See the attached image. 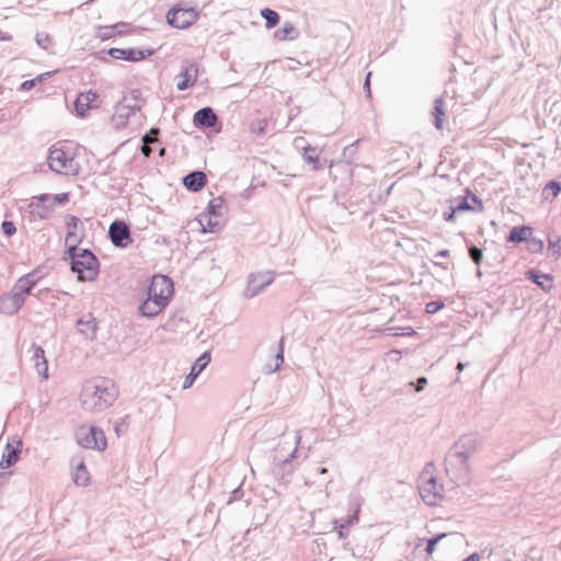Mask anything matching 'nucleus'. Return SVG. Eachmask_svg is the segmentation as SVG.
<instances>
[{
	"mask_svg": "<svg viewBox=\"0 0 561 561\" xmlns=\"http://www.w3.org/2000/svg\"><path fill=\"white\" fill-rule=\"evenodd\" d=\"M197 12L193 8L174 7L167 13L168 23L175 28H186L197 20Z\"/></svg>",
	"mask_w": 561,
	"mask_h": 561,
	"instance_id": "9b49d317",
	"label": "nucleus"
},
{
	"mask_svg": "<svg viewBox=\"0 0 561 561\" xmlns=\"http://www.w3.org/2000/svg\"><path fill=\"white\" fill-rule=\"evenodd\" d=\"M561 192V184L554 180L548 182L543 188L545 199H554Z\"/></svg>",
	"mask_w": 561,
	"mask_h": 561,
	"instance_id": "f704fd0d",
	"label": "nucleus"
},
{
	"mask_svg": "<svg viewBox=\"0 0 561 561\" xmlns=\"http://www.w3.org/2000/svg\"><path fill=\"white\" fill-rule=\"evenodd\" d=\"M449 251L448 250H440L435 254V257H448Z\"/></svg>",
	"mask_w": 561,
	"mask_h": 561,
	"instance_id": "0e129e2a",
	"label": "nucleus"
},
{
	"mask_svg": "<svg viewBox=\"0 0 561 561\" xmlns=\"http://www.w3.org/2000/svg\"><path fill=\"white\" fill-rule=\"evenodd\" d=\"M36 43L39 47L47 49L51 44V38L46 33H37L36 34Z\"/></svg>",
	"mask_w": 561,
	"mask_h": 561,
	"instance_id": "c03bdc74",
	"label": "nucleus"
},
{
	"mask_svg": "<svg viewBox=\"0 0 561 561\" xmlns=\"http://www.w3.org/2000/svg\"><path fill=\"white\" fill-rule=\"evenodd\" d=\"M210 362V354L203 353L192 365L190 374L185 377L183 389H188L194 383L196 377L207 367Z\"/></svg>",
	"mask_w": 561,
	"mask_h": 561,
	"instance_id": "aec40b11",
	"label": "nucleus"
},
{
	"mask_svg": "<svg viewBox=\"0 0 561 561\" xmlns=\"http://www.w3.org/2000/svg\"><path fill=\"white\" fill-rule=\"evenodd\" d=\"M465 367H466V364H465V363L459 362V363L457 364V367H456V368H457V370H458V376H457V379H456L457 381H458V380H459V378H460V377H459V374L463 370V368H465Z\"/></svg>",
	"mask_w": 561,
	"mask_h": 561,
	"instance_id": "69168bd1",
	"label": "nucleus"
},
{
	"mask_svg": "<svg viewBox=\"0 0 561 561\" xmlns=\"http://www.w3.org/2000/svg\"><path fill=\"white\" fill-rule=\"evenodd\" d=\"M527 242H528L529 252L541 253L543 251L545 244L541 239H538L535 237L530 238V236H529Z\"/></svg>",
	"mask_w": 561,
	"mask_h": 561,
	"instance_id": "c9c22d12",
	"label": "nucleus"
},
{
	"mask_svg": "<svg viewBox=\"0 0 561 561\" xmlns=\"http://www.w3.org/2000/svg\"><path fill=\"white\" fill-rule=\"evenodd\" d=\"M206 183L207 178L203 171H192L183 178L184 186L191 192L201 191Z\"/></svg>",
	"mask_w": 561,
	"mask_h": 561,
	"instance_id": "a878e982",
	"label": "nucleus"
},
{
	"mask_svg": "<svg viewBox=\"0 0 561 561\" xmlns=\"http://www.w3.org/2000/svg\"><path fill=\"white\" fill-rule=\"evenodd\" d=\"M35 85H36V80H35V79H31V80H26V81H24V82L21 84V89H22L23 91H28V90L33 89Z\"/></svg>",
	"mask_w": 561,
	"mask_h": 561,
	"instance_id": "13d9d810",
	"label": "nucleus"
},
{
	"mask_svg": "<svg viewBox=\"0 0 561 561\" xmlns=\"http://www.w3.org/2000/svg\"><path fill=\"white\" fill-rule=\"evenodd\" d=\"M72 465L75 467V472L72 474L73 482L80 486L88 485L90 481V476L83 460H80L78 463H75V461L72 460Z\"/></svg>",
	"mask_w": 561,
	"mask_h": 561,
	"instance_id": "c85d7f7f",
	"label": "nucleus"
},
{
	"mask_svg": "<svg viewBox=\"0 0 561 561\" xmlns=\"http://www.w3.org/2000/svg\"><path fill=\"white\" fill-rule=\"evenodd\" d=\"M173 295V282L164 275H154L147 288V297L139 305V312L147 318L158 316Z\"/></svg>",
	"mask_w": 561,
	"mask_h": 561,
	"instance_id": "7ed1b4c3",
	"label": "nucleus"
},
{
	"mask_svg": "<svg viewBox=\"0 0 561 561\" xmlns=\"http://www.w3.org/2000/svg\"><path fill=\"white\" fill-rule=\"evenodd\" d=\"M333 530L336 531L339 539H345L348 535L346 530L347 526L342 520L339 519H335L333 522Z\"/></svg>",
	"mask_w": 561,
	"mask_h": 561,
	"instance_id": "a19ab883",
	"label": "nucleus"
},
{
	"mask_svg": "<svg viewBox=\"0 0 561 561\" xmlns=\"http://www.w3.org/2000/svg\"><path fill=\"white\" fill-rule=\"evenodd\" d=\"M153 54L152 49L141 50L136 48H111L108 55L114 59L127 61H140Z\"/></svg>",
	"mask_w": 561,
	"mask_h": 561,
	"instance_id": "a211bd4d",
	"label": "nucleus"
},
{
	"mask_svg": "<svg viewBox=\"0 0 561 561\" xmlns=\"http://www.w3.org/2000/svg\"><path fill=\"white\" fill-rule=\"evenodd\" d=\"M142 106L144 100L141 98V91L138 89L131 90L128 95H125L123 100L116 104L115 111L111 117V124L117 130L123 129L126 127L129 117L137 111H140Z\"/></svg>",
	"mask_w": 561,
	"mask_h": 561,
	"instance_id": "423d86ee",
	"label": "nucleus"
},
{
	"mask_svg": "<svg viewBox=\"0 0 561 561\" xmlns=\"http://www.w3.org/2000/svg\"><path fill=\"white\" fill-rule=\"evenodd\" d=\"M65 260H70L71 271L78 274L80 280L92 282L99 275L100 262L89 249L68 247Z\"/></svg>",
	"mask_w": 561,
	"mask_h": 561,
	"instance_id": "20e7f679",
	"label": "nucleus"
},
{
	"mask_svg": "<svg viewBox=\"0 0 561 561\" xmlns=\"http://www.w3.org/2000/svg\"><path fill=\"white\" fill-rule=\"evenodd\" d=\"M432 114L434 116V126L439 130L443 129L445 119V101L443 96L435 99Z\"/></svg>",
	"mask_w": 561,
	"mask_h": 561,
	"instance_id": "c756f323",
	"label": "nucleus"
},
{
	"mask_svg": "<svg viewBox=\"0 0 561 561\" xmlns=\"http://www.w3.org/2000/svg\"><path fill=\"white\" fill-rule=\"evenodd\" d=\"M417 488L421 499L428 506H436L443 500V485L426 470L421 473Z\"/></svg>",
	"mask_w": 561,
	"mask_h": 561,
	"instance_id": "1a4fd4ad",
	"label": "nucleus"
},
{
	"mask_svg": "<svg viewBox=\"0 0 561 561\" xmlns=\"http://www.w3.org/2000/svg\"><path fill=\"white\" fill-rule=\"evenodd\" d=\"M274 280V272H259L251 274L248 279V286L244 291L247 298L257 296L262 290L270 286Z\"/></svg>",
	"mask_w": 561,
	"mask_h": 561,
	"instance_id": "ddd939ff",
	"label": "nucleus"
},
{
	"mask_svg": "<svg viewBox=\"0 0 561 561\" xmlns=\"http://www.w3.org/2000/svg\"><path fill=\"white\" fill-rule=\"evenodd\" d=\"M117 396V388L111 379L98 378L83 386L80 400L83 410L96 413L111 407Z\"/></svg>",
	"mask_w": 561,
	"mask_h": 561,
	"instance_id": "f03ea898",
	"label": "nucleus"
},
{
	"mask_svg": "<svg viewBox=\"0 0 561 561\" xmlns=\"http://www.w3.org/2000/svg\"><path fill=\"white\" fill-rule=\"evenodd\" d=\"M158 134H159L158 128H151L150 131L142 137V141L145 144L154 142L157 140Z\"/></svg>",
	"mask_w": 561,
	"mask_h": 561,
	"instance_id": "49530a36",
	"label": "nucleus"
},
{
	"mask_svg": "<svg viewBox=\"0 0 561 561\" xmlns=\"http://www.w3.org/2000/svg\"><path fill=\"white\" fill-rule=\"evenodd\" d=\"M468 197L469 196L461 197V198H459V201H457L456 205H453L454 208L456 209V211H466V210L477 211L476 206H472L468 202Z\"/></svg>",
	"mask_w": 561,
	"mask_h": 561,
	"instance_id": "e433bc0d",
	"label": "nucleus"
},
{
	"mask_svg": "<svg viewBox=\"0 0 561 561\" xmlns=\"http://www.w3.org/2000/svg\"><path fill=\"white\" fill-rule=\"evenodd\" d=\"M266 123L265 122H252L251 123V131L257 135H261L265 131Z\"/></svg>",
	"mask_w": 561,
	"mask_h": 561,
	"instance_id": "de8ad7c7",
	"label": "nucleus"
},
{
	"mask_svg": "<svg viewBox=\"0 0 561 561\" xmlns=\"http://www.w3.org/2000/svg\"><path fill=\"white\" fill-rule=\"evenodd\" d=\"M467 194L471 198V201L473 202V204H474V206L477 208V211H482L483 210L482 201L477 195L472 194L468 190H467Z\"/></svg>",
	"mask_w": 561,
	"mask_h": 561,
	"instance_id": "603ef678",
	"label": "nucleus"
},
{
	"mask_svg": "<svg viewBox=\"0 0 561 561\" xmlns=\"http://www.w3.org/2000/svg\"><path fill=\"white\" fill-rule=\"evenodd\" d=\"M358 144V140L354 141L350 146L345 147L343 150V158L348 162L352 163L356 156V146Z\"/></svg>",
	"mask_w": 561,
	"mask_h": 561,
	"instance_id": "4c0bfd02",
	"label": "nucleus"
},
{
	"mask_svg": "<svg viewBox=\"0 0 561 561\" xmlns=\"http://www.w3.org/2000/svg\"><path fill=\"white\" fill-rule=\"evenodd\" d=\"M127 427H128V422L126 421V417H125L115 424L114 430H115L116 434L119 436L127 431Z\"/></svg>",
	"mask_w": 561,
	"mask_h": 561,
	"instance_id": "8fccbe9b",
	"label": "nucleus"
},
{
	"mask_svg": "<svg viewBox=\"0 0 561 561\" xmlns=\"http://www.w3.org/2000/svg\"><path fill=\"white\" fill-rule=\"evenodd\" d=\"M225 213V201L216 197L209 201L206 210L201 214L199 224L204 231L216 232L222 226Z\"/></svg>",
	"mask_w": 561,
	"mask_h": 561,
	"instance_id": "6e6552de",
	"label": "nucleus"
},
{
	"mask_svg": "<svg viewBox=\"0 0 561 561\" xmlns=\"http://www.w3.org/2000/svg\"><path fill=\"white\" fill-rule=\"evenodd\" d=\"M50 201V194H41L38 196H33L32 199L27 203L26 210L34 220L46 219L53 211L54 203H48Z\"/></svg>",
	"mask_w": 561,
	"mask_h": 561,
	"instance_id": "f8f14e48",
	"label": "nucleus"
},
{
	"mask_svg": "<svg viewBox=\"0 0 561 561\" xmlns=\"http://www.w3.org/2000/svg\"><path fill=\"white\" fill-rule=\"evenodd\" d=\"M23 302L11 291L0 295V313L12 316L16 313Z\"/></svg>",
	"mask_w": 561,
	"mask_h": 561,
	"instance_id": "5701e85b",
	"label": "nucleus"
},
{
	"mask_svg": "<svg viewBox=\"0 0 561 561\" xmlns=\"http://www.w3.org/2000/svg\"><path fill=\"white\" fill-rule=\"evenodd\" d=\"M2 231L7 237H11L15 233L16 228L13 221L4 220L1 225Z\"/></svg>",
	"mask_w": 561,
	"mask_h": 561,
	"instance_id": "a18cd8bd",
	"label": "nucleus"
},
{
	"mask_svg": "<svg viewBox=\"0 0 561 561\" xmlns=\"http://www.w3.org/2000/svg\"><path fill=\"white\" fill-rule=\"evenodd\" d=\"M15 443L16 446H13L11 443L7 444L0 461L1 469H9L18 461L21 453L20 446L22 445V440L18 439Z\"/></svg>",
	"mask_w": 561,
	"mask_h": 561,
	"instance_id": "b1692460",
	"label": "nucleus"
},
{
	"mask_svg": "<svg viewBox=\"0 0 561 561\" xmlns=\"http://www.w3.org/2000/svg\"><path fill=\"white\" fill-rule=\"evenodd\" d=\"M79 222H80V219L78 217L70 216V217L67 218L66 225H67L69 230L75 231L76 228L78 227Z\"/></svg>",
	"mask_w": 561,
	"mask_h": 561,
	"instance_id": "5fc2aeb1",
	"label": "nucleus"
},
{
	"mask_svg": "<svg viewBox=\"0 0 561 561\" xmlns=\"http://www.w3.org/2000/svg\"><path fill=\"white\" fill-rule=\"evenodd\" d=\"M456 209L451 205L448 210L443 213V218L446 221H455Z\"/></svg>",
	"mask_w": 561,
	"mask_h": 561,
	"instance_id": "6e6d98bb",
	"label": "nucleus"
},
{
	"mask_svg": "<svg viewBox=\"0 0 561 561\" xmlns=\"http://www.w3.org/2000/svg\"><path fill=\"white\" fill-rule=\"evenodd\" d=\"M469 256L477 265H479L482 262L483 252L480 248L471 244L469 247Z\"/></svg>",
	"mask_w": 561,
	"mask_h": 561,
	"instance_id": "ea45409f",
	"label": "nucleus"
},
{
	"mask_svg": "<svg viewBox=\"0 0 561 561\" xmlns=\"http://www.w3.org/2000/svg\"><path fill=\"white\" fill-rule=\"evenodd\" d=\"M435 264H436V265H438V266H440V267H443V268H445V270H447V265H446V264H444V263L435 262Z\"/></svg>",
	"mask_w": 561,
	"mask_h": 561,
	"instance_id": "774afa93",
	"label": "nucleus"
},
{
	"mask_svg": "<svg viewBox=\"0 0 561 561\" xmlns=\"http://www.w3.org/2000/svg\"><path fill=\"white\" fill-rule=\"evenodd\" d=\"M141 152L145 157H150L152 150L151 148L149 147V144H145L141 146Z\"/></svg>",
	"mask_w": 561,
	"mask_h": 561,
	"instance_id": "052dcab7",
	"label": "nucleus"
},
{
	"mask_svg": "<svg viewBox=\"0 0 561 561\" xmlns=\"http://www.w3.org/2000/svg\"><path fill=\"white\" fill-rule=\"evenodd\" d=\"M526 277L534 282L543 291H550L552 288L553 278L550 274L541 273L538 270L531 268L526 272Z\"/></svg>",
	"mask_w": 561,
	"mask_h": 561,
	"instance_id": "bb28decb",
	"label": "nucleus"
},
{
	"mask_svg": "<svg viewBox=\"0 0 561 561\" xmlns=\"http://www.w3.org/2000/svg\"><path fill=\"white\" fill-rule=\"evenodd\" d=\"M198 77V66L193 60H184L181 66V72L178 76L179 81L176 82V89L179 91H185L193 87Z\"/></svg>",
	"mask_w": 561,
	"mask_h": 561,
	"instance_id": "2eb2a0df",
	"label": "nucleus"
},
{
	"mask_svg": "<svg viewBox=\"0 0 561 561\" xmlns=\"http://www.w3.org/2000/svg\"><path fill=\"white\" fill-rule=\"evenodd\" d=\"M370 77H371V72H368L366 75V78H365V82H364V91L366 93V96L368 99L371 98V91H370Z\"/></svg>",
	"mask_w": 561,
	"mask_h": 561,
	"instance_id": "4d7b16f0",
	"label": "nucleus"
},
{
	"mask_svg": "<svg viewBox=\"0 0 561 561\" xmlns=\"http://www.w3.org/2000/svg\"><path fill=\"white\" fill-rule=\"evenodd\" d=\"M531 233V228L528 226L513 227L510 231L507 240L514 243L527 242Z\"/></svg>",
	"mask_w": 561,
	"mask_h": 561,
	"instance_id": "7c9ffc66",
	"label": "nucleus"
},
{
	"mask_svg": "<svg viewBox=\"0 0 561 561\" xmlns=\"http://www.w3.org/2000/svg\"><path fill=\"white\" fill-rule=\"evenodd\" d=\"M242 496H243V491H242V489H241L240 486H239V488H236V489L231 492V494H230V496H229V499H228V501H227V504H231L232 502H234V501H237V500H240Z\"/></svg>",
	"mask_w": 561,
	"mask_h": 561,
	"instance_id": "3c124183",
	"label": "nucleus"
},
{
	"mask_svg": "<svg viewBox=\"0 0 561 561\" xmlns=\"http://www.w3.org/2000/svg\"><path fill=\"white\" fill-rule=\"evenodd\" d=\"M274 36L278 41L295 39L298 36V31L291 23L286 22L275 31Z\"/></svg>",
	"mask_w": 561,
	"mask_h": 561,
	"instance_id": "2f4dec72",
	"label": "nucleus"
},
{
	"mask_svg": "<svg viewBox=\"0 0 561 561\" xmlns=\"http://www.w3.org/2000/svg\"><path fill=\"white\" fill-rule=\"evenodd\" d=\"M261 15L265 20V26L268 30L275 27L279 23V14L270 8L261 10Z\"/></svg>",
	"mask_w": 561,
	"mask_h": 561,
	"instance_id": "72a5a7b5",
	"label": "nucleus"
},
{
	"mask_svg": "<svg viewBox=\"0 0 561 561\" xmlns=\"http://www.w3.org/2000/svg\"><path fill=\"white\" fill-rule=\"evenodd\" d=\"M79 333L87 340H93L98 330L95 318L88 313L77 321Z\"/></svg>",
	"mask_w": 561,
	"mask_h": 561,
	"instance_id": "4be33fe9",
	"label": "nucleus"
},
{
	"mask_svg": "<svg viewBox=\"0 0 561 561\" xmlns=\"http://www.w3.org/2000/svg\"><path fill=\"white\" fill-rule=\"evenodd\" d=\"M218 122L215 111L209 107H203L194 113L193 124L197 128H210Z\"/></svg>",
	"mask_w": 561,
	"mask_h": 561,
	"instance_id": "6ab92c4d",
	"label": "nucleus"
},
{
	"mask_svg": "<svg viewBox=\"0 0 561 561\" xmlns=\"http://www.w3.org/2000/svg\"><path fill=\"white\" fill-rule=\"evenodd\" d=\"M108 237L117 248H126L133 241L128 225L121 220H115L111 224Z\"/></svg>",
	"mask_w": 561,
	"mask_h": 561,
	"instance_id": "4468645a",
	"label": "nucleus"
},
{
	"mask_svg": "<svg viewBox=\"0 0 561 561\" xmlns=\"http://www.w3.org/2000/svg\"><path fill=\"white\" fill-rule=\"evenodd\" d=\"M446 536L447 535L445 533H442L428 539L425 548L426 553L432 554L435 550L436 545Z\"/></svg>",
	"mask_w": 561,
	"mask_h": 561,
	"instance_id": "58836bf2",
	"label": "nucleus"
},
{
	"mask_svg": "<svg viewBox=\"0 0 561 561\" xmlns=\"http://www.w3.org/2000/svg\"><path fill=\"white\" fill-rule=\"evenodd\" d=\"M51 171L67 176H75L80 171V164L71 151L59 147H51L47 158Z\"/></svg>",
	"mask_w": 561,
	"mask_h": 561,
	"instance_id": "0eeeda50",
	"label": "nucleus"
},
{
	"mask_svg": "<svg viewBox=\"0 0 561 561\" xmlns=\"http://www.w3.org/2000/svg\"><path fill=\"white\" fill-rule=\"evenodd\" d=\"M39 278L36 271L25 274L16 280L10 291L24 304L25 298L31 294Z\"/></svg>",
	"mask_w": 561,
	"mask_h": 561,
	"instance_id": "dca6fc26",
	"label": "nucleus"
},
{
	"mask_svg": "<svg viewBox=\"0 0 561 561\" xmlns=\"http://www.w3.org/2000/svg\"><path fill=\"white\" fill-rule=\"evenodd\" d=\"M51 76V72H44L39 76H37L36 78H34L36 80V83L38 82H43L44 80H46L47 78H49Z\"/></svg>",
	"mask_w": 561,
	"mask_h": 561,
	"instance_id": "680f3d73",
	"label": "nucleus"
},
{
	"mask_svg": "<svg viewBox=\"0 0 561 561\" xmlns=\"http://www.w3.org/2000/svg\"><path fill=\"white\" fill-rule=\"evenodd\" d=\"M410 385H411V386H415V391L420 392V391H422V390L424 389V387L427 385V378H426V377H423V376H422V377H419V378L416 379V382H415V383L411 382Z\"/></svg>",
	"mask_w": 561,
	"mask_h": 561,
	"instance_id": "864d4df0",
	"label": "nucleus"
},
{
	"mask_svg": "<svg viewBox=\"0 0 561 561\" xmlns=\"http://www.w3.org/2000/svg\"><path fill=\"white\" fill-rule=\"evenodd\" d=\"M306 140L304 137H296L294 140V145L297 149L304 150V160L312 165V170H322L327 160H323V162L320 161L319 154H318V148L311 147L310 145H305Z\"/></svg>",
	"mask_w": 561,
	"mask_h": 561,
	"instance_id": "f3484780",
	"label": "nucleus"
},
{
	"mask_svg": "<svg viewBox=\"0 0 561 561\" xmlns=\"http://www.w3.org/2000/svg\"><path fill=\"white\" fill-rule=\"evenodd\" d=\"M444 302L442 300H432L430 302L426 304L425 306V311L430 314H434L436 313L437 311H439L440 309L444 308Z\"/></svg>",
	"mask_w": 561,
	"mask_h": 561,
	"instance_id": "37998d69",
	"label": "nucleus"
},
{
	"mask_svg": "<svg viewBox=\"0 0 561 561\" xmlns=\"http://www.w3.org/2000/svg\"><path fill=\"white\" fill-rule=\"evenodd\" d=\"M32 360L34 362L35 369L38 375H41L44 379L48 378V364L45 357V352L42 346L33 344L32 345Z\"/></svg>",
	"mask_w": 561,
	"mask_h": 561,
	"instance_id": "393cba45",
	"label": "nucleus"
},
{
	"mask_svg": "<svg viewBox=\"0 0 561 561\" xmlns=\"http://www.w3.org/2000/svg\"><path fill=\"white\" fill-rule=\"evenodd\" d=\"M77 443L88 449L104 450L107 446L104 432L96 426L80 427L76 433Z\"/></svg>",
	"mask_w": 561,
	"mask_h": 561,
	"instance_id": "9d476101",
	"label": "nucleus"
},
{
	"mask_svg": "<svg viewBox=\"0 0 561 561\" xmlns=\"http://www.w3.org/2000/svg\"><path fill=\"white\" fill-rule=\"evenodd\" d=\"M300 442V431H296L291 442L283 436L272 450L270 471L276 480L285 483L289 482L297 468L296 460L300 457V454H298Z\"/></svg>",
	"mask_w": 561,
	"mask_h": 561,
	"instance_id": "f257e3e1",
	"label": "nucleus"
},
{
	"mask_svg": "<svg viewBox=\"0 0 561 561\" xmlns=\"http://www.w3.org/2000/svg\"><path fill=\"white\" fill-rule=\"evenodd\" d=\"M99 95L96 92L89 91L87 93H80L75 101V110L81 117L85 116L88 110L96 107L95 104Z\"/></svg>",
	"mask_w": 561,
	"mask_h": 561,
	"instance_id": "412c9836",
	"label": "nucleus"
},
{
	"mask_svg": "<svg viewBox=\"0 0 561 561\" xmlns=\"http://www.w3.org/2000/svg\"><path fill=\"white\" fill-rule=\"evenodd\" d=\"M284 339H280L279 341V348H278V352L275 356V366L274 368H272L270 371L273 373V371H276L277 369H279L280 365L284 363Z\"/></svg>",
	"mask_w": 561,
	"mask_h": 561,
	"instance_id": "79ce46f5",
	"label": "nucleus"
},
{
	"mask_svg": "<svg viewBox=\"0 0 561 561\" xmlns=\"http://www.w3.org/2000/svg\"><path fill=\"white\" fill-rule=\"evenodd\" d=\"M482 445V439L476 434L463 435L454 444L447 456L449 466H459L467 473L469 471L468 459Z\"/></svg>",
	"mask_w": 561,
	"mask_h": 561,
	"instance_id": "39448f33",
	"label": "nucleus"
},
{
	"mask_svg": "<svg viewBox=\"0 0 561 561\" xmlns=\"http://www.w3.org/2000/svg\"><path fill=\"white\" fill-rule=\"evenodd\" d=\"M480 554L478 552H473L469 554L463 561H480Z\"/></svg>",
	"mask_w": 561,
	"mask_h": 561,
	"instance_id": "e2e57ef3",
	"label": "nucleus"
},
{
	"mask_svg": "<svg viewBox=\"0 0 561 561\" xmlns=\"http://www.w3.org/2000/svg\"><path fill=\"white\" fill-rule=\"evenodd\" d=\"M548 249L554 260L561 256V237L554 232L548 234Z\"/></svg>",
	"mask_w": 561,
	"mask_h": 561,
	"instance_id": "473e14b6",
	"label": "nucleus"
},
{
	"mask_svg": "<svg viewBox=\"0 0 561 561\" xmlns=\"http://www.w3.org/2000/svg\"><path fill=\"white\" fill-rule=\"evenodd\" d=\"M79 238H78V234L76 233V231H72V230H69L67 232V236H66V243L68 244V247H72V245H76L77 247V243L79 242Z\"/></svg>",
	"mask_w": 561,
	"mask_h": 561,
	"instance_id": "09e8293b",
	"label": "nucleus"
},
{
	"mask_svg": "<svg viewBox=\"0 0 561 561\" xmlns=\"http://www.w3.org/2000/svg\"><path fill=\"white\" fill-rule=\"evenodd\" d=\"M319 473L320 474H325V473H328V469L324 468V467H321V468H319Z\"/></svg>",
	"mask_w": 561,
	"mask_h": 561,
	"instance_id": "338daca9",
	"label": "nucleus"
},
{
	"mask_svg": "<svg viewBox=\"0 0 561 561\" xmlns=\"http://www.w3.org/2000/svg\"><path fill=\"white\" fill-rule=\"evenodd\" d=\"M362 506V497L358 494H352L348 497V507L353 513L345 519H341L347 527L358 523Z\"/></svg>",
	"mask_w": 561,
	"mask_h": 561,
	"instance_id": "cd10ccee",
	"label": "nucleus"
},
{
	"mask_svg": "<svg viewBox=\"0 0 561 561\" xmlns=\"http://www.w3.org/2000/svg\"><path fill=\"white\" fill-rule=\"evenodd\" d=\"M51 199H54L57 203H62L65 201H68V194L67 193L57 194V195L51 196Z\"/></svg>",
	"mask_w": 561,
	"mask_h": 561,
	"instance_id": "bf43d9fd",
	"label": "nucleus"
}]
</instances>
